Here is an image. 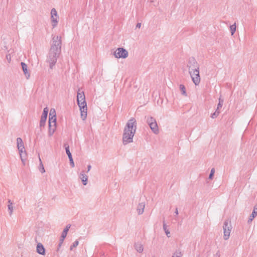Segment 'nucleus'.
<instances>
[{
	"mask_svg": "<svg viewBox=\"0 0 257 257\" xmlns=\"http://www.w3.org/2000/svg\"><path fill=\"white\" fill-rule=\"evenodd\" d=\"M219 113H220V112L219 111V109H216L214 113L211 114V117L212 118H215L219 115Z\"/></svg>",
	"mask_w": 257,
	"mask_h": 257,
	"instance_id": "obj_26",
	"label": "nucleus"
},
{
	"mask_svg": "<svg viewBox=\"0 0 257 257\" xmlns=\"http://www.w3.org/2000/svg\"><path fill=\"white\" fill-rule=\"evenodd\" d=\"M231 228L230 221L228 220H225L223 225V238L224 240H226L229 238Z\"/></svg>",
	"mask_w": 257,
	"mask_h": 257,
	"instance_id": "obj_5",
	"label": "nucleus"
},
{
	"mask_svg": "<svg viewBox=\"0 0 257 257\" xmlns=\"http://www.w3.org/2000/svg\"><path fill=\"white\" fill-rule=\"evenodd\" d=\"M163 229H164V230L165 231L166 235L168 236H169L168 234H170V232L169 231V230L167 228V225H166L164 220L163 221Z\"/></svg>",
	"mask_w": 257,
	"mask_h": 257,
	"instance_id": "obj_29",
	"label": "nucleus"
},
{
	"mask_svg": "<svg viewBox=\"0 0 257 257\" xmlns=\"http://www.w3.org/2000/svg\"><path fill=\"white\" fill-rule=\"evenodd\" d=\"M48 111H49V110L47 107H45L44 108L43 112L42 115L41 116V120H40V127L44 126L47 118Z\"/></svg>",
	"mask_w": 257,
	"mask_h": 257,
	"instance_id": "obj_11",
	"label": "nucleus"
},
{
	"mask_svg": "<svg viewBox=\"0 0 257 257\" xmlns=\"http://www.w3.org/2000/svg\"><path fill=\"white\" fill-rule=\"evenodd\" d=\"M141 26V23H137V24L136 25V28H140Z\"/></svg>",
	"mask_w": 257,
	"mask_h": 257,
	"instance_id": "obj_37",
	"label": "nucleus"
},
{
	"mask_svg": "<svg viewBox=\"0 0 257 257\" xmlns=\"http://www.w3.org/2000/svg\"><path fill=\"white\" fill-rule=\"evenodd\" d=\"M79 244L78 240H75L73 243L70 246V250H72L74 247H76Z\"/></svg>",
	"mask_w": 257,
	"mask_h": 257,
	"instance_id": "obj_31",
	"label": "nucleus"
},
{
	"mask_svg": "<svg viewBox=\"0 0 257 257\" xmlns=\"http://www.w3.org/2000/svg\"><path fill=\"white\" fill-rule=\"evenodd\" d=\"M134 247L136 250L140 253L142 252L144 250L143 245L141 243H135Z\"/></svg>",
	"mask_w": 257,
	"mask_h": 257,
	"instance_id": "obj_19",
	"label": "nucleus"
},
{
	"mask_svg": "<svg viewBox=\"0 0 257 257\" xmlns=\"http://www.w3.org/2000/svg\"><path fill=\"white\" fill-rule=\"evenodd\" d=\"M61 37L59 36H54L52 38V43L46 60V62L49 63V67L51 69H53L57 62V58L61 52Z\"/></svg>",
	"mask_w": 257,
	"mask_h": 257,
	"instance_id": "obj_1",
	"label": "nucleus"
},
{
	"mask_svg": "<svg viewBox=\"0 0 257 257\" xmlns=\"http://www.w3.org/2000/svg\"><path fill=\"white\" fill-rule=\"evenodd\" d=\"M137 130V122L135 118H131L129 119L123 130V132H126V133L129 134L130 132H134V134L136 133Z\"/></svg>",
	"mask_w": 257,
	"mask_h": 257,
	"instance_id": "obj_3",
	"label": "nucleus"
},
{
	"mask_svg": "<svg viewBox=\"0 0 257 257\" xmlns=\"http://www.w3.org/2000/svg\"><path fill=\"white\" fill-rule=\"evenodd\" d=\"M64 146L65 149L66 153V154L68 157V158L69 159L70 164L71 166L73 168L74 167L75 165H74V161H73V160L72 158V154L69 150V146L67 143H64Z\"/></svg>",
	"mask_w": 257,
	"mask_h": 257,
	"instance_id": "obj_12",
	"label": "nucleus"
},
{
	"mask_svg": "<svg viewBox=\"0 0 257 257\" xmlns=\"http://www.w3.org/2000/svg\"><path fill=\"white\" fill-rule=\"evenodd\" d=\"M7 59H9V57H8V55L7 56Z\"/></svg>",
	"mask_w": 257,
	"mask_h": 257,
	"instance_id": "obj_41",
	"label": "nucleus"
},
{
	"mask_svg": "<svg viewBox=\"0 0 257 257\" xmlns=\"http://www.w3.org/2000/svg\"><path fill=\"white\" fill-rule=\"evenodd\" d=\"M53 115L56 116L55 110L54 109L51 108L50 109V113H49V117L53 116Z\"/></svg>",
	"mask_w": 257,
	"mask_h": 257,
	"instance_id": "obj_34",
	"label": "nucleus"
},
{
	"mask_svg": "<svg viewBox=\"0 0 257 257\" xmlns=\"http://www.w3.org/2000/svg\"><path fill=\"white\" fill-rule=\"evenodd\" d=\"M256 215H257V205H255L253 208V210L251 214L250 215V216L248 219L247 223H251V222L252 221V220L256 216Z\"/></svg>",
	"mask_w": 257,
	"mask_h": 257,
	"instance_id": "obj_16",
	"label": "nucleus"
},
{
	"mask_svg": "<svg viewBox=\"0 0 257 257\" xmlns=\"http://www.w3.org/2000/svg\"><path fill=\"white\" fill-rule=\"evenodd\" d=\"M189 74L192 78V80L195 85H198L200 82V77L199 75V69L193 71L189 72Z\"/></svg>",
	"mask_w": 257,
	"mask_h": 257,
	"instance_id": "obj_10",
	"label": "nucleus"
},
{
	"mask_svg": "<svg viewBox=\"0 0 257 257\" xmlns=\"http://www.w3.org/2000/svg\"><path fill=\"white\" fill-rule=\"evenodd\" d=\"M145 203L144 202H140L138 205L137 211L139 215L142 214L144 211Z\"/></svg>",
	"mask_w": 257,
	"mask_h": 257,
	"instance_id": "obj_15",
	"label": "nucleus"
},
{
	"mask_svg": "<svg viewBox=\"0 0 257 257\" xmlns=\"http://www.w3.org/2000/svg\"><path fill=\"white\" fill-rule=\"evenodd\" d=\"M7 59H9V57H8V55L7 56Z\"/></svg>",
	"mask_w": 257,
	"mask_h": 257,
	"instance_id": "obj_42",
	"label": "nucleus"
},
{
	"mask_svg": "<svg viewBox=\"0 0 257 257\" xmlns=\"http://www.w3.org/2000/svg\"><path fill=\"white\" fill-rule=\"evenodd\" d=\"M8 210L9 211V214L10 216L12 215L13 211V205H8Z\"/></svg>",
	"mask_w": 257,
	"mask_h": 257,
	"instance_id": "obj_32",
	"label": "nucleus"
},
{
	"mask_svg": "<svg viewBox=\"0 0 257 257\" xmlns=\"http://www.w3.org/2000/svg\"><path fill=\"white\" fill-rule=\"evenodd\" d=\"M49 134L52 136L56 128V116L49 117Z\"/></svg>",
	"mask_w": 257,
	"mask_h": 257,
	"instance_id": "obj_7",
	"label": "nucleus"
},
{
	"mask_svg": "<svg viewBox=\"0 0 257 257\" xmlns=\"http://www.w3.org/2000/svg\"><path fill=\"white\" fill-rule=\"evenodd\" d=\"M215 173V169L214 168H212L210 173V174L209 175V179L212 180L213 179L214 174Z\"/></svg>",
	"mask_w": 257,
	"mask_h": 257,
	"instance_id": "obj_28",
	"label": "nucleus"
},
{
	"mask_svg": "<svg viewBox=\"0 0 257 257\" xmlns=\"http://www.w3.org/2000/svg\"><path fill=\"white\" fill-rule=\"evenodd\" d=\"M21 65L22 66V68L23 71L26 75V77L27 79H28L30 77V74L28 73L27 69V65L24 62H21Z\"/></svg>",
	"mask_w": 257,
	"mask_h": 257,
	"instance_id": "obj_18",
	"label": "nucleus"
},
{
	"mask_svg": "<svg viewBox=\"0 0 257 257\" xmlns=\"http://www.w3.org/2000/svg\"><path fill=\"white\" fill-rule=\"evenodd\" d=\"M135 134L134 132H130L129 134L126 133V132L123 133L122 135V143L124 145L127 144L132 143L133 141V137Z\"/></svg>",
	"mask_w": 257,
	"mask_h": 257,
	"instance_id": "obj_8",
	"label": "nucleus"
},
{
	"mask_svg": "<svg viewBox=\"0 0 257 257\" xmlns=\"http://www.w3.org/2000/svg\"><path fill=\"white\" fill-rule=\"evenodd\" d=\"M8 205H13V202L10 199L8 200Z\"/></svg>",
	"mask_w": 257,
	"mask_h": 257,
	"instance_id": "obj_39",
	"label": "nucleus"
},
{
	"mask_svg": "<svg viewBox=\"0 0 257 257\" xmlns=\"http://www.w3.org/2000/svg\"><path fill=\"white\" fill-rule=\"evenodd\" d=\"M70 226H71L70 224H68V225H67L66 227L64 229V230L61 234V235H62V237L63 238H65L66 237L67 233L69 231V229L70 228Z\"/></svg>",
	"mask_w": 257,
	"mask_h": 257,
	"instance_id": "obj_20",
	"label": "nucleus"
},
{
	"mask_svg": "<svg viewBox=\"0 0 257 257\" xmlns=\"http://www.w3.org/2000/svg\"><path fill=\"white\" fill-rule=\"evenodd\" d=\"M175 213L176 215H177L178 214V209L177 208H176V210H175Z\"/></svg>",
	"mask_w": 257,
	"mask_h": 257,
	"instance_id": "obj_40",
	"label": "nucleus"
},
{
	"mask_svg": "<svg viewBox=\"0 0 257 257\" xmlns=\"http://www.w3.org/2000/svg\"><path fill=\"white\" fill-rule=\"evenodd\" d=\"M187 66L189 69V72L199 69V65L194 57L189 58Z\"/></svg>",
	"mask_w": 257,
	"mask_h": 257,
	"instance_id": "obj_6",
	"label": "nucleus"
},
{
	"mask_svg": "<svg viewBox=\"0 0 257 257\" xmlns=\"http://www.w3.org/2000/svg\"><path fill=\"white\" fill-rule=\"evenodd\" d=\"M114 55L117 58H125L128 56V52L123 48H118L114 52Z\"/></svg>",
	"mask_w": 257,
	"mask_h": 257,
	"instance_id": "obj_9",
	"label": "nucleus"
},
{
	"mask_svg": "<svg viewBox=\"0 0 257 257\" xmlns=\"http://www.w3.org/2000/svg\"><path fill=\"white\" fill-rule=\"evenodd\" d=\"M55 16H51V21H52V27L53 28H54L55 27H56L57 25V23H58V21L57 20V18H55Z\"/></svg>",
	"mask_w": 257,
	"mask_h": 257,
	"instance_id": "obj_21",
	"label": "nucleus"
},
{
	"mask_svg": "<svg viewBox=\"0 0 257 257\" xmlns=\"http://www.w3.org/2000/svg\"><path fill=\"white\" fill-rule=\"evenodd\" d=\"M17 148L19 150L20 156L22 158V151L24 149V143L21 138L17 139Z\"/></svg>",
	"mask_w": 257,
	"mask_h": 257,
	"instance_id": "obj_13",
	"label": "nucleus"
},
{
	"mask_svg": "<svg viewBox=\"0 0 257 257\" xmlns=\"http://www.w3.org/2000/svg\"><path fill=\"white\" fill-rule=\"evenodd\" d=\"M51 16H55V17L57 16V12L55 8H53L51 10Z\"/></svg>",
	"mask_w": 257,
	"mask_h": 257,
	"instance_id": "obj_33",
	"label": "nucleus"
},
{
	"mask_svg": "<svg viewBox=\"0 0 257 257\" xmlns=\"http://www.w3.org/2000/svg\"><path fill=\"white\" fill-rule=\"evenodd\" d=\"M172 257H182L181 251L178 250H176L173 254Z\"/></svg>",
	"mask_w": 257,
	"mask_h": 257,
	"instance_id": "obj_27",
	"label": "nucleus"
},
{
	"mask_svg": "<svg viewBox=\"0 0 257 257\" xmlns=\"http://www.w3.org/2000/svg\"><path fill=\"white\" fill-rule=\"evenodd\" d=\"M223 99H221L220 97L219 98V102L217 105V109H219V108H221L223 104Z\"/></svg>",
	"mask_w": 257,
	"mask_h": 257,
	"instance_id": "obj_24",
	"label": "nucleus"
},
{
	"mask_svg": "<svg viewBox=\"0 0 257 257\" xmlns=\"http://www.w3.org/2000/svg\"><path fill=\"white\" fill-rule=\"evenodd\" d=\"M91 168V166L90 165H88L87 166V172H88L90 170Z\"/></svg>",
	"mask_w": 257,
	"mask_h": 257,
	"instance_id": "obj_36",
	"label": "nucleus"
},
{
	"mask_svg": "<svg viewBox=\"0 0 257 257\" xmlns=\"http://www.w3.org/2000/svg\"><path fill=\"white\" fill-rule=\"evenodd\" d=\"M37 252L41 255L45 254V248L41 243H38L37 245Z\"/></svg>",
	"mask_w": 257,
	"mask_h": 257,
	"instance_id": "obj_14",
	"label": "nucleus"
},
{
	"mask_svg": "<svg viewBox=\"0 0 257 257\" xmlns=\"http://www.w3.org/2000/svg\"><path fill=\"white\" fill-rule=\"evenodd\" d=\"M80 178L82 181V182L84 185H86L87 184L88 177L84 174V171H83L80 173Z\"/></svg>",
	"mask_w": 257,
	"mask_h": 257,
	"instance_id": "obj_17",
	"label": "nucleus"
},
{
	"mask_svg": "<svg viewBox=\"0 0 257 257\" xmlns=\"http://www.w3.org/2000/svg\"><path fill=\"white\" fill-rule=\"evenodd\" d=\"M77 101L81 111V117L85 120L87 117V104L83 91L80 92L79 89L77 92Z\"/></svg>",
	"mask_w": 257,
	"mask_h": 257,
	"instance_id": "obj_2",
	"label": "nucleus"
},
{
	"mask_svg": "<svg viewBox=\"0 0 257 257\" xmlns=\"http://www.w3.org/2000/svg\"><path fill=\"white\" fill-rule=\"evenodd\" d=\"M220 256V253L219 251H217V252L216 253L215 257H219Z\"/></svg>",
	"mask_w": 257,
	"mask_h": 257,
	"instance_id": "obj_38",
	"label": "nucleus"
},
{
	"mask_svg": "<svg viewBox=\"0 0 257 257\" xmlns=\"http://www.w3.org/2000/svg\"><path fill=\"white\" fill-rule=\"evenodd\" d=\"M22 158L20 156V158H21V161L22 162H23V163L24 164V165L25 164V161L26 160V152L25 151L24 153L22 151Z\"/></svg>",
	"mask_w": 257,
	"mask_h": 257,
	"instance_id": "obj_30",
	"label": "nucleus"
},
{
	"mask_svg": "<svg viewBox=\"0 0 257 257\" xmlns=\"http://www.w3.org/2000/svg\"><path fill=\"white\" fill-rule=\"evenodd\" d=\"M230 30L231 32V35H233L236 31V24L234 23V24L231 25L230 26Z\"/></svg>",
	"mask_w": 257,
	"mask_h": 257,
	"instance_id": "obj_23",
	"label": "nucleus"
},
{
	"mask_svg": "<svg viewBox=\"0 0 257 257\" xmlns=\"http://www.w3.org/2000/svg\"><path fill=\"white\" fill-rule=\"evenodd\" d=\"M146 121L152 131L155 134H158L159 133V127L156 120V119L152 116L146 117Z\"/></svg>",
	"mask_w": 257,
	"mask_h": 257,
	"instance_id": "obj_4",
	"label": "nucleus"
},
{
	"mask_svg": "<svg viewBox=\"0 0 257 257\" xmlns=\"http://www.w3.org/2000/svg\"><path fill=\"white\" fill-rule=\"evenodd\" d=\"M39 160L40 162L39 170L42 173H43L45 172V170L44 167L43 166V165L42 164V162L41 161L40 158H39Z\"/></svg>",
	"mask_w": 257,
	"mask_h": 257,
	"instance_id": "obj_25",
	"label": "nucleus"
},
{
	"mask_svg": "<svg viewBox=\"0 0 257 257\" xmlns=\"http://www.w3.org/2000/svg\"><path fill=\"white\" fill-rule=\"evenodd\" d=\"M179 88L181 91V94L182 95L186 96L187 95V93L186 92V88H185V86L183 84H180L179 86Z\"/></svg>",
	"mask_w": 257,
	"mask_h": 257,
	"instance_id": "obj_22",
	"label": "nucleus"
},
{
	"mask_svg": "<svg viewBox=\"0 0 257 257\" xmlns=\"http://www.w3.org/2000/svg\"><path fill=\"white\" fill-rule=\"evenodd\" d=\"M65 238H63V237H62V235H61V238H60V242H59V244H58V247H61V246L62 245V243H63V242L64 240V239H65Z\"/></svg>",
	"mask_w": 257,
	"mask_h": 257,
	"instance_id": "obj_35",
	"label": "nucleus"
}]
</instances>
